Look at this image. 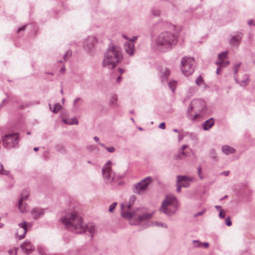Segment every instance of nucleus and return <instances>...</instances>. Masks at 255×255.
Masks as SVG:
<instances>
[{"instance_id":"obj_4","label":"nucleus","mask_w":255,"mask_h":255,"mask_svg":"<svg viewBox=\"0 0 255 255\" xmlns=\"http://www.w3.org/2000/svg\"><path fill=\"white\" fill-rule=\"evenodd\" d=\"M19 140V133L17 132L6 134L1 138L3 146L7 149L16 147Z\"/></svg>"},{"instance_id":"obj_13","label":"nucleus","mask_w":255,"mask_h":255,"mask_svg":"<svg viewBox=\"0 0 255 255\" xmlns=\"http://www.w3.org/2000/svg\"><path fill=\"white\" fill-rule=\"evenodd\" d=\"M121 207L122 209L121 215L122 217L128 219H131L133 218V221H134V217H135L136 211H133L132 212L126 211H125L124 210L126 209V204L124 203L121 204Z\"/></svg>"},{"instance_id":"obj_40","label":"nucleus","mask_w":255,"mask_h":255,"mask_svg":"<svg viewBox=\"0 0 255 255\" xmlns=\"http://www.w3.org/2000/svg\"><path fill=\"white\" fill-rule=\"evenodd\" d=\"M117 205V203L116 202H113L109 207V211L110 212H113V211L115 209L116 206Z\"/></svg>"},{"instance_id":"obj_18","label":"nucleus","mask_w":255,"mask_h":255,"mask_svg":"<svg viewBox=\"0 0 255 255\" xmlns=\"http://www.w3.org/2000/svg\"><path fill=\"white\" fill-rule=\"evenodd\" d=\"M235 81L241 86L245 87L248 85L250 79L248 74H245L241 79L235 78Z\"/></svg>"},{"instance_id":"obj_27","label":"nucleus","mask_w":255,"mask_h":255,"mask_svg":"<svg viewBox=\"0 0 255 255\" xmlns=\"http://www.w3.org/2000/svg\"><path fill=\"white\" fill-rule=\"evenodd\" d=\"M109 103L110 106L112 107H119L117 96L116 95H112L110 98Z\"/></svg>"},{"instance_id":"obj_43","label":"nucleus","mask_w":255,"mask_h":255,"mask_svg":"<svg viewBox=\"0 0 255 255\" xmlns=\"http://www.w3.org/2000/svg\"><path fill=\"white\" fill-rule=\"evenodd\" d=\"M38 250L39 253L41 255H47L46 253V251L45 248H42L41 247H40L38 248Z\"/></svg>"},{"instance_id":"obj_42","label":"nucleus","mask_w":255,"mask_h":255,"mask_svg":"<svg viewBox=\"0 0 255 255\" xmlns=\"http://www.w3.org/2000/svg\"><path fill=\"white\" fill-rule=\"evenodd\" d=\"M71 55L72 52L71 51L68 50L64 56V60L68 59L69 57H71Z\"/></svg>"},{"instance_id":"obj_9","label":"nucleus","mask_w":255,"mask_h":255,"mask_svg":"<svg viewBox=\"0 0 255 255\" xmlns=\"http://www.w3.org/2000/svg\"><path fill=\"white\" fill-rule=\"evenodd\" d=\"M205 109V102L202 99H195L191 101L187 109V111L188 112H190V111H191L193 112L202 113Z\"/></svg>"},{"instance_id":"obj_20","label":"nucleus","mask_w":255,"mask_h":255,"mask_svg":"<svg viewBox=\"0 0 255 255\" xmlns=\"http://www.w3.org/2000/svg\"><path fill=\"white\" fill-rule=\"evenodd\" d=\"M44 213L43 210L38 208H34L31 211L32 216L35 219L40 218L44 215Z\"/></svg>"},{"instance_id":"obj_36","label":"nucleus","mask_w":255,"mask_h":255,"mask_svg":"<svg viewBox=\"0 0 255 255\" xmlns=\"http://www.w3.org/2000/svg\"><path fill=\"white\" fill-rule=\"evenodd\" d=\"M153 225L157 226L158 227H162L164 228H167L168 227L167 224H166L165 223H162L161 222H158V221H156V222H155L154 223H153Z\"/></svg>"},{"instance_id":"obj_56","label":"nucleus","mask_w":255,"mask_h":255,"mask_svg":"<svg viewBox=\"0 0 255 255\" xmlns=\"http://www.w3.org/2000/svg\"><path fill=\"white\" fill-rule=\"evenodd\" d=\"M159 128L161 129H164L165 128V125L164 123H161L159 126Z\"/></svg>"},{"instance_id":"obj_32","label":"nucleus","mask_w":255,"mask_h":255,"mask_svg":"<svg viewBox=\"0 0 255 255\" xmlns=\"http://www.w3.org/2000/svg\"><path fill=\"white\" fill-rule=\"evenodd\" d=\"M168 86L172 92H174L176 86V82L175 81H171L169 82Z\"/></svg>"},{"instance_id":"obj_22","label":"nucleus","mask_w":255,"mask_h":255,"mask_svg":"<svg viewBox=\"0 0 255 255\" xmlns=\"http://www.w3.org/2000/svg\"><path fill=\"white\" fill-rule=\"evenodd\" d=\"M201 113L199 112H193L191 111H190V112H188L187 111V117L190 120L195 121L197 118L200 117Z\"/></svg>"},{"instance_id":"obj_52","label":"nucleus","mask_w":255,"mask_h":255,"mask_svg":"<svg viewBox=\"0 0 255 255\" xmlns=\"http://www.w3.org/2000/svg\"><path fill=\"white\" fill-rule=\"evenodd\" d=\"M137 38V37L136 36H134L132 38L129 39L128 42L133 43V42H134L135 41H136Z\"/></svg>"},{"instance_id":"obj_25","label":"nucleus","mask_w":255,"mask_h":255,"mask_svg":"<svg viewBox=\"0 0 255 255\" xmlns=\"http://www.w3.org/2000/svg\"><path fill=\"white\" fill-rule=\"evenodd\" d=\"M18 209L21 213H25L28 211V206L26 204H24L21 200H19Z\"/></svg>"},{"instance_id":"obj_31","label":"nucleus","mask_w":255,"mask_h":255,"mask_svg":"<svg viewBox=\"0 0 255 255\" xmlns=\"http://www.w3.org/2000/svg\"><path fill=\"white\" fill-rule=\"evenodd\" d=\"M29 195V192L28 190H23L20 194V198L19 200L23 202V200H26Z\"/></svg>"},{"instance_id":"obj_63","label":"nucleus","mask_w":255,"mask_h":255,"mask_svg":"<svg viewBox=\"0 0 255 255\" xmlns=\"http://www.w3.org/2000/svg\"><path fill=\"white\" fill-rule=\"evenodd\" d=\"M184 136L182 134H179L178 135V140L179 141H181L183 139Z\"/></svg>"},{"instance_id":"obj_19","label":"nucleus","mask_w":255,"mask_h":255,"mask_svg":"<svg viewBox=\"0 0 255 255\" xmlns=\"http://www.w3.org/2000/svg\"><path fill=\"white\" fill-rule=\"evenodd\" d=\"M172 208V206H169L168 207H165V211L162 208H159V211L168 216H172L176 214V212L178 210L179 206H177V208L174 210V213H170V211L173 210V208Z\"/></svg>"},{"instance_id":"obj_5","label":"nucleus","mask_w":255,"mask_h":255,"mask_svg":"<svg viewBox=\"0 0 255 255\" xmlns=\"http://www.w3.org/2000/svg\"><path fill=\"white\" fill-rule=\"evenodd\" d=\"M194 60L193 58L185 57L181 60V70L186 76L191 75L194 72Z\"/></svg>"},{"instance_id":"obj_24","label":"nucleus","mask_w":255,"mask_h":255,"mask_svg":"<svg viewBox=\"0 0 255 255\" xmlns=\"http://www.w3.org/2000/svg\"><path fill=\"white\" fill-rule=\"evenodd\" d=\"M222 151L224 153H225L226 155H228L230 153H234L236 151V150L234 148L229 145H224L222 147Z\"/></svg>"},{"instance_id":"obj_10","label":"nucleus","mask_w":255,"mask_h":255,"mask_svg":"<svg viewBox=\"0 0 255 255\" xmlns=\"http://www.w3.org/2000/svg\"><path fill=\"white\" fill-rule=\"evenodd\" d=\"M154 212L152 213H143L140 212V210L137 209L136 212L134 221H131V225H140L142 222L146 221L152 218Z\"/></svg>"},{"instance_id":"obj_33","label":"nucleus","mask_w":255,"mask_h":255,"mask_svg":"<svg viewBox=\"0 0 255 255\" xmlns=\"http://www.w3.org/2000/svg\"><path fill=\"white\" fill-rule=\"evenodd\" d=\"M210 157L215 160H217L218 158L217 154L214 149H212L210 151Z\"/></svg>"},{"instance_id":"obj_14","label":"nucleus","mask_w":255,"mask_h":255,"mask_svg":"<svg viewBox=\"0 0 255 255\" xmlns=\"http://www.w3.org/2000/svg\"><path fill=\"white\" fill-rule=\"evenodd\" d=\"M243 34L241 32H237L235 35L231 36L229 40L230 44L235 46H238L243 38Z\"/></svg>"},{"instance_id":"obj_12","label":"nucleus","mask_w":255,"mask_h":255,"mask_svg":"<svg viewBox=\"0 0 255 255\" xmlns=\"http://www.w3.org/2000/svg\"><path fill=\"white\" fill-rule=\"evenodd\" d=\"M178 183L181 185L182 187L187 188L190 185V182L192 181V178L186 175H178L177 176Z\"/></svg>"},{"instance_id":"obj_11","label":"nucleus","mask_w":255,"mask_h":255,"mask_svg":"<svg viewBox=\"0 0 255 255\" xmlns=\"http://www.w3.org/2000/svg\"><path fill=\"white\" fill-rule=\"evenodd\" d=\"M19 228L17 230L15 236L19 240L23 239L27 232V224L25 221L18 224Z\"/></svg>"},{"instance_id":"obj_62","label":"nucleus","mask_w":255,"mask_h":255,"mask_svg":"<svg viewBox=\"0 0 255 255\" xmlns=\"http://www.w3.org/2000/svg\"><path fill=\"white\" fill-rule=\"evenodd\" d=\"M188 145H183L181 147V149L180 150L181 151H184V150L187 147Z\"/></svg>"},{"instance_id":"obj_51","label":"nucleus","mask_w":255,"mask_h":255,"mask_svg":"<svg viewBox=\"0 0 255 255\" xmlns=\"http://www.w3.org/2000/svg\"><path fill=\"white\" fill-rule=\"evenodd\" d=\"M201 170H202L201 167H200V166L198 168V174L201 179H203V176L201 174Z\"/></svg>"},{"instance_id":"obj_28","label":"nucleus","mask_w":255,"mask_h":255,"mask_svg":"<svg viewBox=\"0 0 255 255\" xmlns=\"http://www.w3.org/2000/svg\"><path fill=\"white\" fill-rule=\"evenodd\" d=\"M227 54H228V52L226 51V52H222V53H220V54H219L218 61L216 63V64L218 65H221V66L223 65V59L224 58H226L227 57Z\"/></svg>"},{"instance_id":"obj_21","label":"nucleus","mask_w":255,"mask_h":255,"mask_svg":"<svg viewBox=\"0 0 255 255\" xmlns=\"http://www.w3.org/2000/svg\"><path fill=\"white\" fill-rule=\"evenodd\" d=\"M170 71L168 69L165 67L161 68L160 70V78L162 82L167 80Z\"/></svg>"},{"instance_id":"obj_45","label":"nucleus","mask_w":255,"mask_h":255,"mask_svg":"<svg viewBox=\"0 0 255 255\" xmlns=\"http://www.w3.org/2000/svg\"><path fill=\"white\" fill-rule=\"evenodd\" d=\"M219 217L222 219L225 218V211L224 210H221L219 213Z\"/></svg>"},{"instance_id":"obj_59","label":"nucleus","mask_w":255,"mask_h":255,"mask_svg":"<svg viewBox=\"0 0 255 255\" xmlns=\"http://www.w3.org/2000/svg\"><path fill=\"white\" fill-rule=\"evenodd\" d=\"M229 61H225H225L223 60V65H222V66H221V65H219L220 66V67H225V66H226L228 65H229Z\"/></svg>"},{"instance_id":"obj_16","label":"nucleus","mask_w":255,"mask_h":255,"mask_svg":"<svg viewBox=\"0 0 255 255\" xmlns=\"http://www.w3.org/2000/svg\"><path fill=\"white\" fill-rule=\"evenodd\" d=\"M21 249L26 254H30L34 250V247L29 241H26L21 245Z\"/></svg>"},{"instance_id":"obj_64","label":"nucleus","mask_w":255,"mask_h":255,"mask_svg":"<svg viewBox=\"0 0 255 255\" xmlns=\"http://www.w3.org/2000/svg\"><path fill=\"white\" fill-rule=\"evenodd\" d=\"M118 72L120 73V74H122L124 72V70L122 68H119Z\"/></svg>"},{"instance_id":"obj_44","label":"nucleus","mask_w":255,"mask_h":255,"mask_svg":"<svg viewBox=\"0 0 255 255\" xmlns=\"http://www.w3.org/2000/svg\"><path fill=\"white\" fill-rule=\"evenodd\" d=\"M240 63L237 64L233 67V71L235 73V74H236L238 71V69L240 66Z\"/></svg>"},{"instance_id":"obj_8","label":"nucleus","mask_w":255,"mask_h":255,"mask_svg":"<svg viewBox=\"0 0 255 255\" xmlns=\"http://www.w3.org/2000/svg\"><path fill=\"white\" fill-rule=\"evenodd\" d=\"M169 206H172L173 211H170V213H174V210L177 208V206H179V202L176 197L172 195L169 194L165 196V199L162 202L160 208H162L165 211V207Z\"/></svg>"},{"instance_id":"obj_41","label":"nucleus","mask_w":255,"mask_h":255,"mask_svg":"<svg viewBox=\"0 0 255 255\" xmlns=\"http://www.w3.org/2000/svg\"><path fill=\"white\" fill-rule=\"evenodd\" d=\"M81 100L80 98H76L74 100L73 102L74 107L75 109H77L79 107V105L78 104V102Z\"/></svg>"},{"instance_id":"obj_29","label":"nucleus","mask_w":255,"mask_h":255,"mask_svg":"<svg viewBox=\"0 0 255 255\" xmlns=\"http://www.w3.org/2000/svg\"><path fill=\"white\" fill-rule=\"evenodd\" d=\"M63 122L68 125H78V121L76 118H70L68 119H63Z\"/></svg>"},{"instance_id":"obj_49","label":"nucleus","mask_w":255,"mask_h":255,"mask_svg":"<svg viewBox=\"0 0 255 255\" xmlns=\"http://www.w3.org/2000/svg\"><path fill=\"white\" fill-rule=\"evenodd\" d=\"M226 224L228 226H231L232 225V222L231 221V219H230V217H228L227 218H226Z\"/></svg>"},{"instance_id":"obj_54","label":"nucleus","mask_w":255,"mask_h":255,"mask_svg":"<svg viewBox=\"0 0 255 255\" xmlns=\"http://www.w3.org/2000/svg\"><path fill=\"white\" fill-rule=\"evenodd\" d=\"M204 213H205V210H203V211H201V212H199L197 213L194 215V216H195V217H197V216H201V215H202Z\"/></svg>"},{"instance_id":"obj_3","label":"nucleus","mask_w":255,"mask_h":255,"mask_svg":"<svg viewBox=\"0 0 255 255\" xmlns=\"http://www.w3.org/2000/svg\"><path fill=\"white\" fill-rule=\"evenodd\" d=\"M177 42V37L173 33L164 31L155 40V46L160 51L166 52L174 47Z\"/></svg>"},{"instance_id":"obj_39","label":"nucleus","mask_w":255,"mask_h":255,"mask_svg":"<svg viewBox=\"0 0 255 255\" xmlns=\"http://www.w3.org/2000/svg\"><path fill=\"white\" fill-rule=\"evenodd\" d=\"M151 13L152 15L154 16H159L160 15V12L159 9L156 8H153L151 10Z\"/></svg>"},{"instance_id":"obj_37","label":"nucleus","mask_w":255,"mask_h":255,"mask_svg":"<svg viewBox=\"0 0 255 255\" xmlns=\"http://www.w3.org/2000/svg\"><path fill=\"white\" fill-rule=\"evenodd\" d=\"M193 245L195 248H202V243L198 240H193Z\"/></svg>"},{"instance_id":"obj_46","label":"nucleus","mask_w":255,"mask_h":255,"mask_svg":"<svg viewBox=\"0 0 255 255\" xmlns=\"http://www.w3.org/2000/svg\"><path fill=\"white\" fill-rule=\"evenodd\" d=\"M94 139L95 140V141L96 142L98 143H99V144L100 145H101V146H102V147H105V145L104 144H103V143H101V142H99V138L98 137H97V136H94Z\"/></svg>"},{"instance_id":"obj_58","label":"nucleus","mask_w":255,"mask_h":255,"mask_svg":"<svg viewBox=\"0 0 255 255\" xmlns=\"http://www.w3.org/2000/svg\"><path fill=\"white\" fill-rule=\"evenodd\" d=\"M26 26V25H24V26H22L19 27L17 30V32H20V31L24 30Z\"/></svg>"},{"instance_id":"obj_38","label":"nucleus","mask_w":255,"mask_h":255,"mask_svg":"<svg viewBox=\"0 0 255 255\" xmlns=\"http://www.w3.org/2000/svg\"><path fill=\"white\" fill-rule=\"evenodd\" d=\"M204 83L203 79L201 76H199L196 80V84L198 86H201Z\"/></svg>"},{"instance_id":"obj_26","label":"nucleus","mask_w":255,"mask_h":255,"mask_svg":"<svg viewBox=\"0 0 255 255\" xmlns=\"http://www.w3.org/2000/svg\"><path fill=\"white\" fill-rule=\"evenodd\" d=\"M84 227L85 228V231H84L83 233L89 232L90 235L91 236H93V235L96 232L95 226L93 225H87L86 227L84 226Z\"/></svg>"},{"instance_id":"obj_35","label":"nucleus","mask_w":255,"mask_h":255,"mask_svg":"<svg viewBox=\"0 0 255 255\" xmlns=\"http://www.w3.org/2000/svg\"><path fill=\"white\" fill-rule=\"evenodd\" d=\"M61 106L60 104L59 103H57L55 104L54 107L52 110V112L54 113H57L59 112V111L61 109Z\"/></svg>"},{"instance_id":"obj_2","label":"nucleus","mask_w":255,"mask_h":255,"mask_svg":"<svg viewBox=\"0 0 255 255\" xmlns=\"http://www.w3.org/2000/svg\"><path fill=\"white\" fill-rule=\"evenodd\" d=\"M123 59L121 49L113 44H110L104 54L102 66L108 69L115 68Z\"/></svg>"},{"instance_id":"obj_50","label":"nucleus","mask_w":255,"mask_h":255,"mask_svg":"<svg viewBox=\"0 0 255 255\" xmlns=\"http://www.w3.org/2000/svg\"><path fill=\"white\" fill-rule=\"evenodd\" d=\"M176 186H177V188H176L177 192H180L181 191V187H182V186H181V185H180V184L178 183L177 180Z\"/></svg>"},{"instance_id":"obj_1","label":"nucleus","mask_w":255,"mask_h":255,"mask_svg":"<svg viewBox=\"0 0 255 255\" xmlns=\"http://www.w3.org/2000/svg\"><path fill=\"white\" fill-rule=\"evenodd\" d=\"M66 228L77 234H81L85 231L82 217L76 211L66 214L60 219Z\"/></svg>"},{"instance_id":"obj_6","label":"nucleus","mask_w":255,"mask_h":255,"mask_svg":"<svg viewBox=\"0 0 255 255\" xmlns=\"http://www.w3.org/2000/svg\"><path fill=\"white\" fill-rule=\"evenodd\" d=\"M111 165L112 162L109 160L104 165L102 169V175L104 179L107 183H112L116 178L115 173L112 170Z\"/></svg>"},{"instance_id":"obj_23","label":"nucleus","mask_w":255,"mask_h":255,"mask_svg":"<svg viewBox=\"0 0 255 255\" xmlns=\"http://www.w3.org/2000/svg\"><path fill=\"white\" fill-rule=\"evenodd\" d=\"M214 125V121L213 118H211L207 120L203 125V129L205 130H209Z\"/></svg>"},{"instance_id":"obj_60","label":"nucleus","mask_w":255,"mask_h":255,"mask_svg":"<svg viewBox=\"0 0 255 255\" xmlns=\"http://www.w3.org/2000/svg\"><path fill=\"white\" fill-rule=\"evenodd\" d=\"M229 61H225H225L223 60V65H222V66H221V65H219L220 66V67H225V66H226L228 65H229Z\"/></svg>"},{"instance_id":"obj_53","label":"nucleus","mask_w":255,"mask_h":255,"mask_svg":"<svg viewBox=\"0 0 255 255\" xmlns=\"http://www.w3.org/2000/svg\"><path fill=\"white\" fill-rule=\"evenodd\" d=\"M209 244L208 243L205 242V243H202V247H203L204 248H207L209 247Z\"/></svg>"},{"instance_id":"obj_48","label":"nucleus","mask_w":255,"mask_h":255,"mask_svg":"<svg viewBox=\"0 0 255 255\" xmlns=\"http://www.w3.org/2000/svg\"><path fill=\"white\" fill-rule=\"evenodd\" d=\"M136 200V197L134 195L131 196L129 200V202L132 204H133L134 201Z\"/></svg>"},{"instance_id":"obj_34","label":"nucleus","mask_w":255,"mask_h":255,"mask_svg":"<svg viewBox=\"0 0 255 255\" xmlns=\"http://www.w3.org/2000/svg\"><path fill=\"white\" fill-rule=\"evenodd\" d=\"M0 174L2 175H8L9 172L4 169L3 166L2 164H0Z\"/></svg>"},{"instance_id":"obj_30","label":"nucleus","mask_w":255,"mask_h":255,"mask_svg":"<svg viewBox=\"0 0 255 255\" xmlns=\"http://www.w3.org/2000/svg\"><path fill=\"white\" fill-rule=\"evenodd\" d=\"M187 156L188 155L185 151L179 150L178 152L174 156V158L181 160Z\"/></svg>"},{"instance_id":"obj_17","label":"nucleus","mask_w":255,"mask_h":255,"mask_svg":"<svg viewBox=\"0 0 255 255\" xmlns=\"http://www.w3.org/2000/svg\"><path fill=\"white\" fill-rule=\"evenodd\" d=\"M124 49L128 55L132 56L134 53V44L129 42H127L125 43Z\"/></svg>"},{"instance_id":"obj_47","label":"nucleus","mask_w":255,"mask_h":255,"mask_svg":"<svg viewBox=\"0 0 255 255\" xmlns=\"http://www.w3.org/2000/svg\"><path fill=\"white\" fill-rule=\"evenodd\" d=\"M104 147L107 150V151H108L110 153H113L115 150V148L113 146H111V147H106L105 146Z\"/></svg>"},{"instance_id":"obj_55","label":"nucleus","mask_w":255,"mask_h":255,"mask_svg":"<svg viewBox=\"0 0 255 255\" xmlns=\"http://www.w3.org/2000/svg\"><path fill=\"white\" fill-rule=\"evenodd\" d=\"M10 255H16V250H11L8 252Z\"/></svg>"},{"instance_id":"obj_15","label":"nucleus","mask_w":255,"mask_h":255,"mask_svg":"<svg viewBox=\"0 0 255 255\" xmlns=\"http://www.w3.org/2000/svg\"><path fill=\"white\" fill-rule=\"evenodd\" d=\"M98 42L97 39L94 37H89L85 39L84 43V48L90 51L93 47L95 43Z\"/></svg>"},{"instance_id":"obj_57","label":"nucleus","mask_w":255,"mask_h":255,"mask_svg":"<svg viewBox=\"0 0 255 255\" xmlns=\"http://www.w3.org/2000/svg\"><path fill=\"white\" fill-rule=\"evenodd\" d=\"M248 24L249 25H255V23H254V21L253 19H250L249 20H248Z\"/></svg>"},{"instance_id":"obj_61","label":"nucleus","mask_w":255,"mask_h":255,"mask_svg":"<svg viewBox=\"0 0 255 255\" xmlns=\"http://www.w3.org/2000/svg\"><path fill=\"white\" fill-rule=\"evenodd\" d=\"M132 205H133V204L129 202L128 204L127 205H126V209L128 208V209H130Z\"/></svg>"},{"instance_id":"obj_7","label":"nucleus","mask_w":255,"mask_h":255,"mask_svg":"<svg viewBox=\"0 0 255 255\" xmlns=\"http://www.w3.org/2000/svg\"><path fill=\"white\" fill-rule=\"evenodd\" d=\"M152 181V179L151 177H147L142 179L139 183L134 185L132 189L133 192L137 194H143Z\"/></svg>"}]
</instances>
